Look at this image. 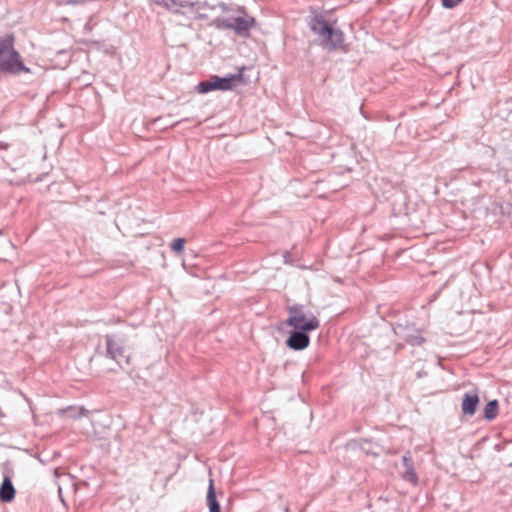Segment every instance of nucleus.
Returning <instances> with one entry per match:
<instances>
[{
  "mask_svg": "<svg viewBox=\"0 0 512 512\" xmlns=\"http://www.w3.org/2000/svg\"><path fill=\"white\" fill-rule=\"evenodd\" d=\"M0 70L14 75L30 72V69L22 62L20 54L14 49L12 35L0 38Z\"/></svg>",
  "mask_w": 512,
  "mask_h": 512,
  "instance_id": "obj_1",
  "label": "nucleus"
},
{
  "mask_svg": "<svg viewBox=\"0 0 512 512\" xmlns=\"http://www.w3.org/2000/svg\"><path fill=\"white\" fill-rule=\"evenodd\" d=\"M311 30L318 35L321 44L330 50L339 49L344 42L343 32L321 16H315L310 23Z\"/></svg>",
  "mask_w": 512,
  "mask_h": 512,
  "instance_id": "obj_2",
  "label": "nucleus"
},
{
  "mask_svg": "<svg viewBox=\"0 0 512 512\" xmlns=\"http://www.w3.org/2000/svg\"><path fill=\"white\" fill-rule=\"evenodd\" d=\"M288 312L289 317L286 323L294 330L311 332L316 330L320 325L318 318L302 305L291 306Z\"/></svg>",
  "mask_w": 512,
  "mask_h": 512,
  "instance_id": "obj_3",
  "label": "nucleus"
},
{
  "mask_svg": "<svg viewBox=\"0 0 512 512\" xmlns=\"http://www.w3.org/2000/svg\"><path fill=\"white\" fill-rule=\"evenodd\" d=\"M212 25L217 29L233 30L240 37H248L250 30L256 25V20L247 13H242L237 17H217L212 21Z\"/></svg>",
  "mask_w": 512,
  "mask_h": 512,
  "instance_id": "obj_4",
  "label": "nucleus"
},
{
  "mask_svg": "<svg viewBox=\"0 0 512 512\" xmlns=\"http://www.w3.org/2000/svg\"><path fill=\"white\" fill-rule=\"evenodd\" d=\"M242 79V75H229L226 77H218V76H212L206 81L200 82L196 86V90L201 93L205 94L213 90H230L232 89L236 83H239Z\"/></svg>",
  "mask_w": 512,
  "mask_h": 512,
  "instance_id": "obj_5",
  "label": "nucleus"
},
{
  "mask_svg": "<svg viewBox=\"0 0 512 512\" xmlns=\"http://www.w3.org/2000/svg\"><path fill=\"white\" fill-rule=\"evenodd\" d=\"M106 350L107 355L115 360L120 367L128 366L130 364V355L124 346V343L116 337H106Z\"/></svg>",
  "mask_w": 512,
  "mask_h": 512,
  "instance_id": "obj_6",
  "label": "nucleus"
},
{
  "mask_svg": "<svg viewBox=\"0 0 512 512\" xmlns=\"http://www.w3.org/2000/svg\"><path fill=\"white\" fill-rule=\"evenodd\" d=\"M402 464L404 470L400 472L402 480L409 482L413 486L418 484V475L414 468V463L410 452H406L402 457Z\"/></svg>",
  "mask_w": 512,
  "mask_h": 512,
  "instance_id": "obj_7",
  "label": "nucleus"
},
{
  "mask_svg": "<svg viewBox=\"0 0 512 512\" xmlns=\"http://www.w3.org/2000/svg\"><path fill=\"white\" fill-rule=\"evenodd\" d=\"M307 333L302 330H294L286 341L287 346L293 350L305 349L310 342Z\"/></svg>",
  "mask_w": 512,
  "mask_h": 512,
  "instance_id": "obj_8",
  "label": "nucleus"
},
{
  "mask_svg": "<svg viewBox=\"0 0 512 512\" xmlns=\"http://www.w3.org/2000/svg\"><path fill=\"white\" fill-rule=\"evenodd\" d=\"M479 404V396L476 391L466 392L463 396L461 408L464 415L472 416L475 414Z\"/></svg>",
  "mask_w": 512,
  "mask_h": 512,
  "instance_id": "obj_9",
  "label": "nucleus"
},
{
  "mask_svg": "<svg viewBox=\"0 0 512 512\" xmlns=\"http://www.w3.org/2000/svg\"><path fill=\"white\" fill-rule=\"evenodd\" d=\"M15 498V488L10 477L5 476L0 486V500L3 502H11Z\"/></svg>",
  "mask_w": 512,
  "mask_h": 512,
  "instance_id": "obj_10",
  "label": "nucleus"
},
{
  "mask_svg": "<svg viewBox=\"0 0 512 512\" xmlns=\"http://www.w3.org/2000/svg\"><path fill=\"white\" fill-rule=\"evenodd\" d=\"M206 500H207V505L209 507V512H220V505L216 499V492H215L213 479H209Z\"/></svg>",
  "mask_w": 512,
  "mask_h": 512,
  "instance_id": "obj_11",
  "label": "nucleus"
},
{
  "mask_svg": "<svg viewBox=\"0 0 512 512\" xmlns=\"http://www.w3.org/2000/svg\"><path fill=\"white\" fill-rule=\"evenodd\" d=\"M164 3L173 12H179L180 9L192 7L194 4L193 0H165Z\"/></svg>",
  "mask_w": 512,
  "mask_h": 512,
  "instance_id": "obj_12",
  "label": "nucleus"
},
{
  "mask_svg": "<svg viewBox=\"0 0 512 512\" xmlns=\"http://www.w3.org/2000/svg\"><path fill=\"white\" fill-rule=\"evenodd\" d=\"M498 413V403L496 400L489 401L484 409V417L487 420H492L497 416Z\"/></svg>",
  "mask_w": 512,
  "mask_h": 512,
  "instance_id": "obj_13",
  "label": "nucleus"
},
{
  "mask_svg": "<svg viewBox=\"0 0 512 512\" xmlns=\"http://www.w3.org/2000/svg\"><path fill=\"white\" fill-rule=\"evenodd\" d=\"M185 240L183 238H176L171 243V249L179 253L184 249Z\"/></svg>",
  "mask_w": 512,
  "mask_h": 512,
  "instance_id": "obj_14",
  "label": "nucleus"
},
{
  "mask_svg": "<svg viewBox=\"0 0 512 512\" xmlns=\"http://www.w3.org/2000/svg\"><path fill=\"white\" fill-rule=\"evenodd\" d=\"M424 341V338L420 335H413L407 339V342L412 346H420L424 343Z\"/></svg>",
  "mask_w": 512,
  "mask_h": 512,
  "instance_id": "obj_15",
  "label": "nucleus"
},
{
  "mask_svg": "<svg viewBox=\"0 0 512 512\" xmlns=\"http://www.w3.org/2000/svg\"><path fill=\"white\" fill-rule=\"evenodd\" d=\"M462 0H442V5L445 8H453L457 6Z\"/></svg>",
  "mask_w": 512,
  "mask_h": 512,
  "instance_id": "obj_16",
  "label": "nucleus"
},
{
  "mask_svg": "<svg viewBox=\"0 0 512 512\" xmlns=\"http://www.w3.org/2000/svg\"><path fill=\"white\" fill-rule=\"evenodd\" d=\"M55 476L58 477V469L54 470Z\"/></svg>",
  "mask_w": 512,
  "mask_h": 512,
  "instance_id": "obj_17",
  "label": "nucleus"
},
{
  "mask_svg": "<svg viewBox=\"0 0 512 512\" xmlns=\"http://www.w3.org/2000/svg\"><path fill=\"white\" fill-rule=\"evenodd\" d=\"M58 492H59V494L61 495L62 488H61L60 486L58 487Z\"/></svg>",
  "mask_w": 512,
  "mask_h": 512,
  "instance_id": "obj_18",
  "label": "nucleus"
}]
</instances>
